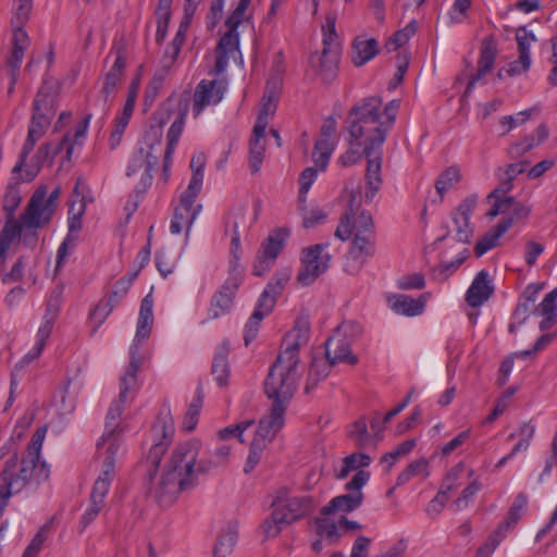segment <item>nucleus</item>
Segmentation results:
<instances>
[{
	"label": "nucleus",
	"mask_w": 557,
	"mask_h": 557,
	"mask_svg": "<svg viewBox=\"0 0 557 557\" xmlns=\"http://www.w3.org/2000/svg\"><path fill=\"white\" fill-rule=\"evenodd\" d=\"M200 443L190 440L172 450L162 474L151 490L160 506H170L178 495L197 484L198 475L210 471L206 459H199Z\"/></svg>",
	"instance_id": "f257e3e1"
},
{
	"label": "nucleus",
	"mask_w": 557,
	"mask_h": 557,
	"mask_svg": "<svg viewBox=\"0 0 557 557\" xmlns=\"http://www.w3.org/2000/svg\"><path fill=\"white\" fill-rule=\"evenodd\" d=\"M153 324V297L152 294H147L140 304L139 315L137 320V329L134 342L129 348V362L120 379V393L119 397L113 400L109 407L106 417L104 433L97 443V447L108 443V445L115 441L113 434L120 425V418L123 409L129 404L135 395L137 388V373L141 367V356L139 352V344L146 341L151 333Z\"/></svg>",
	"instance_id": "f03ea898"
},
{
	"label": "nucleus",
	"mask_w": 557,
	"mask_h": 557,
	"mask_svg": "<svg viewBox=\"0 0 557 557\" xmlns=\"http://www.w3.org/2000/svg\"><path fill=\"white\" fill-rule=\"evenodd\" d=\"M399 100L389 101L381 111L382 99L377 96L363 98L348 112V132L357 147H363L368 153L382 149L388 131L396 121Z\"/></svg>",
	"instance_id": "7ed1b4c3"
},
{
	"label": "nucleus",
	"mask_w": 557,
	"mask_h": 557,
	"mask_svg": "<svg viewBox=\"0 0 557 557\" xmlns=\"http://www.w3.org/2000/svg\"><path fill=\"white\" fill-rule=\"evenodd\" d=\"M334 235L343 242L352 237L344 268L349 274L359 273L368 259L375 253V228L371 213L360 208L357 193L349 194L348 203Z\"/></svg>",
	"instance_id": "20e7f679"
},
{
	"label": "nucleus",
	"mask_w": 557,
	"mask_h": 557,
	"mask_svg": "<svg viewBox=\"0 0 557 557\" xmlns=\"http://www.w3.org/2000/svg\"><path fill=\"white\" fill-rule=\"evenodd\" d=\"M271 513L261 524L265 537L280 534L283 527L300 521L317 508V500L309 494H295L286 486L278 487L271 494Z\"/></svg>",
	"instance_id": "39448f33"
},
{
	"label": "nucleus",
	"mask_w": 557,
	"mask_h": 557,
	"mask_svg": "<svg viewBox=\"0 0 557 557\" xmlns=\"http://www.w3.org/2000/svg\"><path fill=\"white\" fill-rule=\"evenodd\" d=\"M297 386L276 377L267 376L264 393L272 400V406L268 414L260 419L255 438L267 444L275 437L285 423L284 414Z\"/></svg>",
	"instance_id": "423d86ee"
},
{
	"label": "nucleus",
	"mask_w": 557,
	"mask_h": 557,
	"mask_svg": "<svg viewBox=\"0 0 557 557\" xmlns=\"http://www.w3.org/2000/svg\"><path fill=\"white\" fill-rule=\"evenodd\" d=\"M297 386L276 377L267 376L264 393L272 400V406L268 414L260 419L255 438L267 444L275 437L285 423L284 414Z\"/></svg>",
	"instance_id": "0eeeda50"
},
{
	"label": "nucleus",
	"mask_w": 557,
	"mask_h": 557,
	"mask_svg": "<svg viewBox=\"0 0 557 557\" xmlns=\"http://www.w3.org/2000/svg\"><path fill=\"white\" fill-rule=\"evenodd\" d=\"M310 326L307 319H298L295 326L288 332L283 341V349L280 351L276 361L270 368L268 376L276 377L292 384L298 385L299 350L309 341Z\"/></svg>",
	"instance_id": "6e6552de"
},
{
	"label": "nucleus",
	"mask_w": 557,
	"mask_h": 557,
	"mask_svg": "<svg viewBox=\"0 0 557 557\" xmlns=\"http://www.w3.org/2000/svg\"><path fill=\"white\" fill-rule=\"evenodd\" d=\"M49 475L50 469L46 462L38 463L26 457L18 462L17 454H14L4 462L0 496L9 500L13 494L22 492L32 481L38 485L47 481Z\"/></svg>",
	"instance_id": "1a4fd4ad"
},
{
	"label": "nucleus",
	"mask_w": 557,
	"mask_h": 557,
	"mask_svg": "<svg viewBox=\"0 0 557 557\" xmlns=\"http://www.w3.org/2000/svg\"><path fill=\"white\" fill-rule=\"evenodd\" d=\"M361 333L362 327L357 322L347 321L338 325L325 343V357L330 363L346 362L348 364H356L358 358L351 352L350 344Z\"/></svg>",
	"instance_id": "9d476101"
},
{
	"label": "nucleus",
	"mask_w": 557,
	"mask_h": 557,
	"mask_svg": "<svg viewBox=\"0 0 557 557\" xmlns=\"http://www.w3.org/2000/svg\"><path fill=\"white\" fill-rule=\"evenodd\" d=\"M370 474L366 471H357L352 479L346 484L348 491L345 495H339L330 500L322 507L321 515L329 516L337 512H351L358 509L363 502V493L361 488L369 481Z\"/></svg>",
	"instance_id": "9b49d317"
},
{
	"label": "nucleus",
	"mask_w": 557,
	"mask_h": 557,
	"mask_svg": "<svg viewBox=\"0 0 557 557\" xmlns=\"http://www.w3.org/2000/svg\"><path fill=\"white\" fill-rule=\"evenodd\" d=\"M260 213V203H256L253 212L247 206H235L224 218L225 234L231 235V251L235 258L240 250V236L256 223Z\"/></svg>",
	"instance_id": "f8f14e48"
},
{
	"label": "nucleus",
	"mask_w": 557,
	"mask_h": 557,
	"mask_svg": "<svg viewBox=\"0 0 557 557\" xmlns=\"http://www.w3.org/2000/svg\"><path fill=\"white\" fill-rule=\"evenodd\" d=\"M151 432L153 444L149 449L147 460L151 466L158 467L162 456L168 450L175 432L174 421L169 408H162L160 410L152 424Z\"/></svg>",
	"instance_id": "ddd939ff"
},
{
	"label": "nucleus",
	"mask_w": 557,
	"mask_h": 557,
	"mask_svg": "<svg viewBox=\"0 0 557 557\" xmlns=\"http://www.w3.org/2000/svg\"><path fill=\"white\" fill-rule=\"evenodd\" d=\"M327 246V244H317L302 250L301 268L297 274V281L301 285L312 284L329 269L331 256L325 252Z\"/></svg>",
	"instance_id": "4468645a"
},
{
	"label": "nucleus",
	"mask_w": 557,
	"mask_h": 557,
	"mask_svg": "<svg viewBox=\"0 0 557 557\" xmlns=\"http://www.w3.org/2000/svg\"><path fill=\"white\" fill-rule=\"evenodd\" d=\"M54 213L51 203L46 201V186L41 185L32 195L21 219L27 230H37L50 223Z\"/></svg>",
	"instance_id": "2eb2a0df"
},
{
	"label": "nucleus",
	"mask_w": 557,
	"mask_h": 557,
	"mask_svg": "<svg viewBox=\"0 0 557 557\" xmlns=\"http://www.w3.org/2000/svg\"><path fill=\"white\" fill-rule=\"evenodd\" d=\"M242 284V274L233 269L223 285L212 295L208 309V320H215L227 314L233 306L235 295Z\"/></svg>",
	"instance_id": "dca6fc26"
},
{
	"label": "nucleus",
	"mask_w": 557,
	"mask_h": 557,
	"mask_svg": "<svg viewBox=\"0 0 557 557\" xmlns=\"http://www.w3.org/2000/svg\"><path fill=\"white\" fill-rule=\"evenodd\" d=\"M183 104H187L188 107V100L184 99L175 102L170 98L161 106L157 112L153 113L150 127L145 135L150 149H153L154 146H161L164 125L169 123L173 116L174 121L176 120L177 112Z\"/></svg>",
	"instance_id": "f3484780"
},
{
	"label": "nucleus",
	"mask_w": 557,
	"mask_h": 557,
	"mask_svg": "<svg viewBox=\"0 0 557 557\" xmlns=\"http://www.w3.org/2000/svg\"><path fill=\"white\" fill-rule=\"evenodd\" d=\"M54 104V96L47 91V87L42 86L34 100V112L28 129L36 131V135L44 136L51 122V113Z\"/></svg>",
	"instance_id": "a211bd4d"
},
{
	"label": "nucleus",
	"mask_w": 557,
	"mask_h": 557,
	"mask_svg": "<svg viewBox=\"0 0 557 557\" xmlns=\"http://www.w3.org/2000/svg\"><path fill=\"white\" fill-rule=\"evenodd\" d=\"M224 91L223 82L202 79L194 92V116L197 117L207 107L218 104L222 100Z\"/></svg>",
	"instance_id": "6ab92c4d"
},
{
	"label": "nucleus",
	"mask_w": 557,
	"mask_h": 557,
	"mask_svg": "<svg viewBox=\"0 0 557 557\" xmlns=\"http://www.w3.org/2000/svg\"><path fill=\"white\" fill-rule=\"evenodd\" d=\"M367 159L366 169V201L371 202L382 185V149L371 150L369 153L363 150Z\"/></svg>",
	"instance_id": "aec40b11"
},
{
	"label": "nucleus",
	"mask_w": 557,
	"mask_h": 557,
	"mask_svg": "<svg viewBox=\"0 0 557 557\" xmlns=\"http://www.w3.org/2000/svg\"><path fill=\"white\" fill-rule=\"evenodd\" d=\"M476 206V198L474 196L467 197L461 201L453 213V222L456 230V239L460 243H469L473 230L470 225V215Z\"/></svg>",
	"instance_id": "412c9836"
},
{
	"label": "nucleus",
	"mask_w": 557,
	"mask_h": 557,
	"mask_svg": "<svg viewBox=\"0 0 557 557\" xmlns=\"http://www.w3.org/2000/svg\"><path fill=\"white\" fill-rule=\"evenodd\" d=\"M497 55V47L493 38H486L483 40L480 50V58L478 61V71L473 74L467 85L465 95L468 96L475 84L481 82L484 76L490 73L494 66L495 59Z\"/></svg>",
	"instance_id": "4be33fe9"
},
{
	"label": "nucleus",
	"mask_w": 557,
	"mask_h": 557,
	"mask_svg": "<svg viewBox=\"0 0 557 557\" xmlns=\"http://www.w3.org/2000/svg\"><path fill=\"white\" fill-rule=\"evenodd\" d=\"M70 134H66L55 146H53L51 143L41 145L32 158L30 162L27 163L25 168L26 181H33L39 173L44 163L49 159L52 160L58 153L65 149V146L70 143Z\"/></svg>",
	"instance_id": "5701e85b"
},
{
	"label": "nucleus",
	"mask_w": 557,
	"mask_h": 557,
	"mask_svg": "<svg viewBox=\"0 0 557 557\" xmlns=\"http://www.w3.org/2000/svg\"><path fill=\"white\" fill-rule=\"evenodd\" d=\"M216 61L212 74L219 75L225 71L231 57L239 52V34L235 29H228L219 40L215 48Z\"/></svg>",
	"instance_id": "b1692460"
},
{
	"label": "nucleus",
	"mask_w": 557,
	"mask_h": 557,
	"mask_svg": "<svg viewBox=\"0 0 557 557\" xmlns=\"http://www.w3.org/2000/svg\"><path fill=\"white\" fill-rule=\"evenodd\" d=\"M125 66L126 58L121 51H119L113 65L104 76L103 86L100 91L103 112L107 110L110 100L116 92V88L123 77Z\"/></svg>",
	"instance_id": "393cba45"
},
{
	"label": "nucleus",
	"mask_w": 557,
	"mask_h": 557,
	"mask_svg": "<svg viewBox=\"0 0 557 557\" xmlns=\"http://www.w3.org/2000/svg\"><path fill=\"white\" fill-rule=\"evenodd\" d=\"M283 248V240L276 236H269L261 245L253 264V274L257 276L264 275L273 265L280 251Z\"/></svg>",
	"instance_id": "a878e982"
},
{
	"label": "nucleus",
	"mask_w": 557,
	"mask_h": 557,
	"mask_svg": "<svg viewBox=\"0 0 557 557\" xmlns=\"http://www.w3.org/2000/svg\"><path fill=\"white\" fill-rule=\"evenodd\" d=\"M160 158V147L154 146L150 149L147 138L145 137V147H140L133 156L127 166L126 174L128 176L144 170L150 175L152 169L158 163Z\"/></svg>",
	"instance_id": "bb28decb"
},
{
	"label": "nucleus",
	"mask_w": 557,
	"mask_h": 557,
	"mask_svg": "<svg viewBox=\"0 0 557 557\" xmlns=\"http://www.w3.org/2000/svg\"><path fill=\"white\" fill-rule=\"evenodd\" d=\"M187 115V104L181 106L177 117L172 122L169 131H168V143L166 149L164 151V160H163V174L165 178L168 177V173L172 163V154L174 152L175 146L180 140V137L184 129L185 119Z\"/></svg>",
	"instance_id": "cd10ccee"
},
{
	"label": "nucleus",
	"mask_w": 557,
	"mask_h": 557,
	"mask_svg": "<svg viewBox=\"0 0 557 557\" xmlns=\"http://www.w3.org/2000/svg\"><path fill=\"white\" fill-rule=\"evenodd\" d=\"M187 115V104L181 106L177 117L172 122L169 131H168V143L166 149L164 151V160H163V174L165 178L168 177V173L172 163V154L174 152L175 146L180 140V137L184 129L185 119Z\"/></svg>",
	"instance_id": "c85d7f7f"
},
{
	"label": "nucleus",
	"mask_w": 557,
	"mask_h": 557,
	"mask_svg": "<svg viewBox=\"0 0 557 557\" xmlns=\"http://www.w3.org/2000/svg\"><path fill=\"white\" fill-rule=\"evenodd\" d=\"M492 294L493 287L490 284L488 273L482 270L467 290L466 300L470 307L475 308L483 305Z\"/></svg>",
	"instance_id": "c756f323"
},
{
	"label": "nucleus",
	"mask_w": 557,
	"mask_h": 557,
	"mask_svg": "<svg viewBox=\"0 0 557 557\" xmlns=\"http://www.w3.org/2000/svg\"><path fill=\"white\" fill-rule=\"evenodd\" d=\"M338 53L333 48H323L322 53H312L310 64L317 69L323 79H332L337 70Z\"/></svg>",
	"instance_id": "7c9ffc66"
},
{
	"label": "nucleus",
	"mask_w": 557,
	"mask_h": 557,
	"mask_svg": "<svg viewBox=\"0 0 557 557\" xmlns=\"http://www.w3.org/2000/svg\"><path fill=\"white\" fill-rule=\"evenodd\" d=\"M29 46V37L24 29H14L12 36V49L7 58V67L10 73L20 74L24 53Z\"/></svg>",
	"instance_id": "2f4dec72"
},
{
	"label": "nucleus",
	"mask_w": 557,
	"mask_h": 557,
	"mask_svg": "<svg viewBox=\"0 0 557 557\" xmlns=\"http://www.w3.org/2000/svg\"><path fill=\"white\" fill-rule=\"evenodd\" d=\"M379 53V44L374 38L358 36L352 41L351 62L359 67L372 60Z\"/></svg>",
	"instance_id": "473e14b6"
},
{
	"label": "nucleus",
	"mask_w": 557,
	"mask_h": 557,
	"mask_svg": "<svg viewBox=\"0 0 557 557\" xmlns=\"http://www.w3.org/2000/svg\"><path fill=\"white\" fill-rule=\"evenodd\" d=\"M201 206H195L183 202L181 199L180 206L174 210L173 218L170 224V231L172 234L178 235L182 233L183 227H187L189 231L191 224L196 220Z\"/></svg>",
	"instance_id": "72a5a7b5"
},
{
	"label": "nucleus",
	"mask_w": 557,
	"mask_h": 557,
	"mask_svg": "<svg viewBox=\"0 0 557 557\" xmlns=\"http://www.w3.org/2000/svg\"><path fill=\"white\" fill-rule=\"evenodd\" d=\"M228 352V343L222 342L214 354L212 362L211 373L214 376L218 385L221 387L227 384L230 376Z\"/></svg>",
	"instance_id": "f704fd0d"
},
{
	"label": "nucleus",
	"mask_w": 557,
	"mask_h": 557,
	"mask_svg": "<svg viewBox=\"0 0 557 557\" xmlns=\"http://www.w3.org/2000/svg\"><path fill=\"white\" fill-rule=\"evenodd\" d=\"M265 132H259L258 128L252 129L249 140V168L251 173L256 174L260 171L265 153Z\"/></svg>",
	"instance_id": "c9c22d12"
},
{
	"label": "nucleus",
	"mask_w": 557,
	"mask_h": 557,
	"mask_svg": "<svg viewBox=\"0 0 557 557\" xmlns=\"http://www.w3.org/2000/svg\"><path fill=\"white\" fill-rule=\"evenodd\" d=\"M119 444L115 441L111 442L106 448L103 446L98 448V459L101 460V472L97 479H102L107 483L113 481L115 475V454L117 451Z\"/></svg>",
	"instance_id": "e433bc0d"
},
{
	"label": "nucleus",
	"mask_w": 557,
	"mask_h": 557,
	"mask_svg": "<svg viewBox=\"0 0 557 557\" xmlns=\"http://www.w3.org/2000/svg\"><path fill=\"white\" fill-rule=\"evenodd\" d=\"M425 300L420 298H413L408 295L396 296L392 302V308L395 312L401 313L408 317L419 315L423 312Z\"/></svg>",
	"instance_id": "4c0bfd02"
},
{
	"label": "nucleus",
	"mask_w": 557,
	"mask_h": 557,
	"mask_svg": "<svg viewBox=\"0 0 557 557\" xmlns=\"http://www.w3.org/2000/svg\"><path fill=\"white\" fill-rule=\"evenodd\" d=\"M528 504L529 499L527 494L519 493L510 506L506 518L502 523H499V532L506 531V533H508V531L513 529L522 513L525 511Z\"/></svg>",
	"instance_id": "58836bf2"
},
{
	"label": "nucleus",
	"mask_w": 557,
	"mask_h": 557,
	"mask_svg": "<svg viewBox=\"0 0 557 557\" xmlns=\"http://www.w3.org/2000/svg\"><path fill=\"white\" fill-rule=\"evenodd\" d=\"M509 230V222H499L494 230L486 233L475 245L474 252L478 257L497 246L499 238Z\"/></svg>",
	"instance_id": "ea45409f"
},
{
	"label": "nucleus",
	"mask_w": 557,
	"mask_h": 557,
	"mask_svg": "<svg viewBox=\"0 0 557 557\" xmlns=\"http://www.w3.org/2000/svg\"><path fill=\"white\" fill-rule=\"evenodd\" d=\"M332 366L333 364H331L327 359L324 360L322 358H314L312 360L305 386L306 394H309L313 388L317 387L319 382L329 375Z\"/></svg>",
	"instance_id": "a19ab883"
},
{
	"label": "nucleus",
	"mask_w": 557,
	"mask_h": 557,
	"mask_svg": "<svg viewBox=\"0 0 557 557\" xmlns=\"http://www.w3.org/2000/svg\"><path fill=\"white\" fill-rule=\"evenodd\" d=\"M461 180L460 169L456 165L448 166L437 177L435 182V189L443 200L444 195L451 189Z\"/></svg>",
	"instance_id": "79ce46f5"
},
{
	"label": "nucleus",
	"mask_w": 557,
	"mask_h": 557,
	"mask_svg": "<svg viewBox=\"0 0 557 557\" xmlns=\"http://www.w3.org/2000/svg\"><path fill=\"white\" fill-rule=\"evenodd\" d=\"M24 230H27L25 225L22 223V219L16 221L13 219H7V222L0 233V252L4 253L10 248L13 239L17 235H22Z\"/></svg>",
	"instance_id": "37998d69"
},
{
	"label": "nucleus",
	"mask_w": 557,
	"mask_h": 557,
	"mask_svg": "<svg viewBox=\"0 0 557 557\" xmlns=\"http://www.w3.org/2000/svg\"><path fill=\"white\" fill-rule=\"evenodd\" d=\"M371 463V457L363 453H354L343 459V467L336 474L338 480L345 479L349 472L368 467Z\"/></svg>",
	"instance_id": "c03bdc74"
},
{
	"label": "nucleus",
	"mask_w": 557,
	"mask_h": 557,
	"mask_svg": "<svg viewBox=\"0 0 557 557\" xmlns=\"http://www.w3.org/2000/svg\"><path fill=\"white\" fill-rule=\"evenodd\" d=\"M333 151V140L319 139L315 141L312 152V160L321 171H324L326 169Z\"/></svg>",
	"instance_id": "a18cd8bd"
},
{
	"label": "nucleus",
	"mask_w": 557,
	"mask_h": 557,
	"mask_svg": "<svg viewBox=\"0 0 557 557\" xmlns=\"http://www.w3.org/2000/svg\"><path fill=\"white\" fill-rule=\"evenodd\" d=\"M202 401H203L202 389H201V387H198L194 399L191 400V403L188 406L187 412H186L183 423H182V428L185 431L190 432L196 428V425L198 423V417H199L200 410L202 408Z\"/></svg>",
	"instance_id": "49530a36"
},
{
	"label": "nucleus",
	"mask_w": 557,
	"mask_h": 557,
	"mask_svg": "<svg viewBox=\"0 0 557 557\" xmlns=\"http://www.w3.org/2000/svg\"><path fill=\"white\" fill-rule=\"evenodd\" d=\"M417 475H423L424 478L429 475V461L425 458H420L410 462L398 475L397 484H406Z\"/></svg>",
	"instance_id": "de8ad7c7"
},
{
	"label": "nucleus",
	"mask_w": 557,
	"mask_h": 557,
	"mask_svg": "<svg viewBox=\"0 0 557 557\" xmlns=\"http://www.w3.org/2000/svg\"><path fill=\"white\" fill-rule=\"evenodd\" d=\"M348 436L354 441V443L359 448H366L369 447L370 445H376V443L371 440L368 433L367 423L363 419L357 420L351 425L350 430L348 431Z\"/></svg>",
	"instance_id": "09e8293b"
},
{
	"label": "nucleus",
	"mask_w": 557,
	"mask_h": 557,
	"mask_svg": "<svg viewBox=\"0 0 557 557\" xmlns=\"http://www.w3.org/2000/svg\"><path fill=\"white\" fill-rule=\"evenodd\" d=\"M317 529L318 533L326 539L330 544L337 543L343 535L339 521L334 522L330 519L322 518L317 521Z\"/></svg>",
	"instance_id": "8fccbe9b"
},
{
	"label": "nucleus",
	"mask_w": 557,
	"mask_h": 557,
	"mask_svg": "<svg viewBox=\"0 0 557 557\" xmlns=\"http://www.w3.org/2000/svg\"><path fill=\"white\" fill-rule=\"evenodd\" d=\"M236 541L237 534L235 531L228 530L222 533L214 545V557H226L228 554L232 553L236 544Z\"/></svg>",
	"instance_id": "3c124183"
},
{
	"label": "nucleus",
	"mask_w": 557,
	"mask_h": 557,
	"mask_svg": "<svg viewBox=\"0 0 557 557\" xmlns=\"http://www.w3.org/2000/svg\"><path fill=\"white\" fill-rule=\"evenodd\" d=\"M36 133L37 132L34 129H28L27 137L23 144V147H22V150H21V153L18 157V161L15 164V166L13 168V173H20L24 168H26V165H27L26 160H27L28 154L33 151L36 143L41 138V136L36 135Z\"/></svg>",
	"instance_id": "603ef678"
},
{
	"label": "nucleus",
	"mask_w": 557,
	"mask_h": 557,
	"mask_svg": "<svg viewBox=\"0 0 557 557\" xmlns=\"http://www.w3.org/2000/svg\"><path fill=\"white\" fill-rule=\"evenodd\" d=\"M506 536V531L499 532V527H497V529L491 533L486 541L476 549L474 557H491Z\"/></svg>",
	"instance_id": "864d4df0"
},
{
	"label": "nucleus",
	"mask_w": 557,
	"mask_h": 557,
	"mask_svg": "<svg viewBox=\"0 0 557 557\" xmlns=\"http://www.w3.org/2000/svg\"><path fill=\"white\" fill-rule=\"evenodd\" d=\"M33 8V0H14V15L12 25L14 29H23V25L29 17Z\"/></svg>",
	"instance_id": "5fc2aeb1"
},
{
	"label": "nucleus",
	"mask_w": 557,
	"mask_h": 557,
	"mask_svg": "<svg viewBox=\"0 0 557 557\" xmlns=\"http://www.w3.org/2000/svg\"><path fill=\"white\" fill-rule=\"evenodd\" d=\"M48 431V426L44 425L36 430V432L33 434L32 440L27 446V454L26 458L32 459L33 461H36L39 463L40 458V451L42 448V444L46 437Z\"/></svg>",
	"instance_id": "6e6d98bb"
},
{
	"label": "nucleus",
	"mask_w": 557,
	"mask_h": 557,
	"mask_svg": "<svg viewBox=\"0 0 557 557\" xmlns=\"http://www.w3.org/2000/svg\"><path fill=\"white\" fill-rule=\"evenodd\" d=\"M417 32V23L416 21H411L408 23L403 29L398 30L387 42L388 50H397L399 47L406 45L409 39Z\"/></svg>",
	"instance_id": "4d7b16f0"
},
{
	"label": "nucleus",
	"mask_w": 557,
	"mask_h": 557,
	"mask_svg": "<svg viewBox=\"0 0 557 557\" xmlns=\"http://www.w3.org/2000/svg\"><path fill=\"white\" fill-rule=\"evenodd\" d=\"M64 286L62 284L57 285L49 294L46 305V317L57 319L62 301H63Z\"/></svg>",
	"instance_id": "13d9d810"
},
{
	"label": "nucleus",
	"mask_w": 557,
	"mask_h": 557,
	"mask_svg": "<svg viewBox=\"0 0 557 557\" xmlns=\"http://www.w3.org/2000/svg\"><path fill=\"white\" fill-rule=\"evenodd\" d=\"M114 308L115 307L113 304L106 299L99 301V304L90 312V320L94 323L91 333H95L103 324Z\"/></svg>",
	"instance_id": "bf43d9fd"
},
{
	"label": "nucleus",
	"mask_w": 557,
	"mask_h": 557,
	"mask_svg": "<svg viewBox=\"0 0 557 557\" xmlns=\"http://www.w3.org/2000/svg\"><path fill=\"white\" fill-rule=\"evenodd\" d=\"M129 120H131V117L122 115V114H119L115 117L113 129H112V132L110 134V138H109L110 149L114 150L121 145L123 135H124L125 129L129 123Z\"/></svg>",
	"instance_id": "052dcab7"
},
{
	"label": "nucleus",
	"mask_w": 557,
	"mask_h": 557,
	"mask_svg": "<svg viewBox=\"0 0 557 557\" xmlns=\"http://www.w3.org/2000/svg\"><path fill=\"white\" fill-rule=\"evenodd\" d=\"M276 111V103L272 100H262L259 114L257 116L255 128H258L259 132H265L269 120L274 115Z\"/></svg>",
	"instance_id": "680f3d73"
},
{
	"label": "nucleus",
	"mask_w": 557,
	"mask_h": 557,
	"mask_svg": "<svg viewBox=\"0 0 557 557\" xmlns=\"http://www.w3.org/2000/svg\"><path fill=\"white\" fill-rule=\"evenodd\" d=\"M203 173H193L187 189L181 196L185 203L195 205L196 198L201 190Z\"/></svg>",
	"instance_id": "e2e57ef3"
},
{
	"label": "nucleus",
	"mask_w": 557,
	"mask_h": 557,
	"mask_svg": "<svg viewBox=\"0 0 557 557\" xmlns=\"http://www.w3.org/2000/svg\"><path fill=\"white\" fill-rule=\"evenodd\" d=\"M300 210L302 215V225L306 228L313 227L318 224H321L325 221L326 214L320 208L307 209L305 208V203H300Z\"/></svg>",
	"instance_id": "0e129e2a"
},
{
	"label": "nucleus",
	"mask_w": 557,
	"mask_h": 557,
	"mask_svg": "<svg viewBox=\"0 0 557 557\" xmlns=\"http://www.w3.org/2000/svg\"><path fill=\"white\" fill-rule=\"evenodd\" d=\"M22 201V196L18 189L14 187H9L3 197V210L7 213V219H13L15 210L20 206Z\"/></svg>",
	"instance_id": "69168bd1"
},
{
	"label": "nucleus",
	"mask_w": 557,
	"mask_h": 557,
	"mask_svg": "<svg viewBox=\"0 0 557 557\" xmlns=\"http://www.w3.org/2000/svg\"><path fill=\"white\" fill-rule=\"evenodd\" d=\"M156 264L161 275L166 277L173 273L175 260L168 250L160 249L156 252Z\"/></svg>",
	"instance_id": "338daca9"
},
{
	"label": "nucleus",
	"mask_w": 557,
	"mask_h": 557,
	"mask_svg": "<svg viewBox=\"0 0 557 557\" xmlns=\"http://www.w3.org/2000/svg\"><path fill=\"white\" fill-rule=\"evenodd\" d=\"M132 286V278L121 277L113 286L109 297L106 299L112 302L116 307L120 301L127 295L129 287Z\"/></svg>",
	"instance_id": "774afa93"
}]
</instances>
